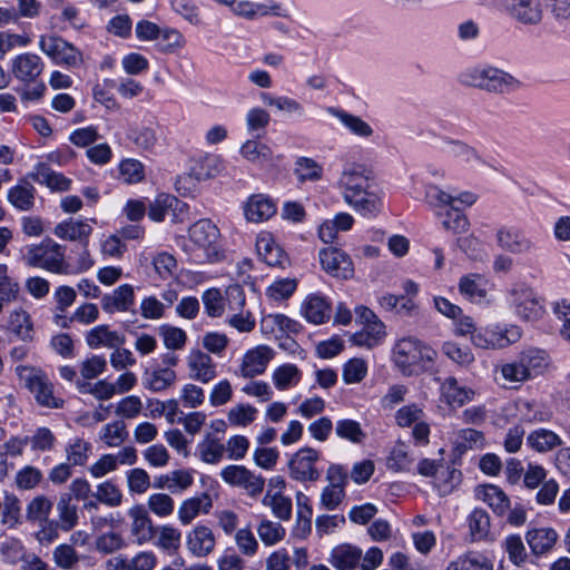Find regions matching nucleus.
Here are the masks:
<instances>
[{
	"instance_id": "6ab92c4d",
	"label": "nucleus",
	"mask_w": 570,
	"mask_h": 570,
	"mask_svg": "<svg viewBox=\"0 0 570 570\" xmlns=\"http://www.w3.org/2000/svg\"><path fill=\"white\" fill-rule=\"evenodd\" d=\"M145 40H154L164 52H174L185 46L184 36L176 29H160L153 22L145 21Z\"/></svg>"
},
{
	"instance_id": "6e6d98bb",
	"label": "nucleus",
	"mask_w": 570,
	"mask_h": 570,
	"mask_svg": "<svg viewBox=\"0 0 570 570\" xmlns=\"http://www.w3.org/2000/svg\"><path fill=\"white\" fill-rule=\"evenodd\" d=\"M484 446V435L474 429H462L458 432L454 441V449L462 454L471 449H482Z\"/></svg>"
},
{
	"instance_id": "864d4df0",
	"label": "nucleus",
	"mask_w": 570,
	"mask_h": 570,
	"mask_svg": "<svg viewBox=\"0 0 570 570\" xmlns=\"http://www.w3.org/2000/svg\"><path fill=\"white\" fill-rule=\"evenodd\" d=\"M151 269L161 279H169L177 271V259L168 252H159L151 256Z\"/></svg>"
},
{
	"instance_id": "79ce46f5",
	"label": "nucleus",
	"mask_w": 570,
	"mask_h": 570,
	"mask_svg": "<svg viewBox=\"0 0 570 570\" xmlns=\"http://www.w3.org/2000/svg\"><path fill=\"white\" fill-rule=\"evenodd\" d=\"M527 444L539 453L549 452L562 444L561 438L553 431L538 429L532 431L527 438Z\"/></svg>"
},
{
	"instance_id": "c756f323",
	"label": "nucleus",
	"mask_w": 570,
	"mask_h": 570,
	"mask_svg": "<svg viewBox=\"0 0 570 570\" xmlns=\"http://www.w3.org/2000/svg\"><path fill=\"white\" fill-rule=\"evenodd\" d=\"M301 313L312 324H323L330 318L331 305L320 295H308L302 303Z\"/></svg>"
},
{
	"instance_id": "49530a36",
	"label": "nucleus",
	"mask_w": 570,
	"mask_h": 570,
	"mask_svg": "<svg viewBox=\"0 0 570 570\" xmlns=\"http://www.w3.org/2000/svg\"><path fill=\"white\" fill-rule=\"evenodd\" d=\"M302 379V372L294 364H284L275 368L272 375L275 387L279 391H286L295 385Z\"/></svg>"
},
{
	"instance_id": "4468645a",
	"label": "nucleus",
	"mask_w": 570,
	"mask_h": 570,
	"mask_svg": "<svg viewBox=\"0 0 570 570\" xmlns=\"http://www.w3.org/2000/svg\"><path fill=\"white\" fill-rule=\"evenodd\" d=\"M494 238L500 249L511 254H528L534 247L531 238L521 228L513 225H500L495 229Z\"/></svg>"
},
{
	"instance_id": "8fccbe9b",
	"label": "nucleus",
	"mask_w": 570,
	"mask_h": 570,
	"mask_svg": "<svg viewBox=\"0 0 570 570\" xmlns=\"http://www.w3.org/2000/svg\"><path fill=\"white\" fill-rule=\"evenodd\" d=\"M446 570H493V564L485 557L469 552L451 561Z\"/></svg>"
},
{
	"instance_id": "58836bf2",
	"label": "nucleus",
	"mask_w": 570,
	"mask_h": 570,
	"mask_svg": "<svg viewBox=\"0 0 570 570\" xmlns=\"http://www.w3.org/2000/svg\"><path fill=\"white\" fill-rule=\"evenodd\" d=\"M327 112L336 117L353 135L368 138L373 135V129L361 117L348 114L342 109L330 107Z\"/></svg>"
},
{
	"instance_id": "ddd939ff",
	"label": "nucleus",
	"mask_w": 570,
	"mask_h": 570,
	"mask_svg": "<svg viewBox=\"0 0 570 570\" xmlns=\"http://www.w3.org/2000/svg\"><path fill=\"white\" fill-rule=\"evenodd\" d=\"M425 414L423 409L417 404H407L400 407L395 413V423L400 428L412 429V436L419 444H428L430 435V426L424 421Z\"/></svg>"
},
{
	"instance_id": "6e6552de",
	"label": "nucleus",
	"mask_w": 570,
	"mask_h": 570,
	"mask_svg": "<svg viewBox=\"0 0 570 570\" xmlns=\"http://www.w3.org/2000/svg\"><path fill=\"white\" fill-rule=\"evenodd\" d=\"M522 337L520 326L493 324L472 335L471 342L475 347L484 350H501L519 342Z\"/></svg>"
},
{
	"instance_id": "bb28decb",
	"label": "nucleus",
	"mask_w": 570,
	"mask_h": 570,
	"mask_svg": "<svg viewBox=\"0 0 570 570\" xmlns=\"http://www.w3.org/2000/svg\"><path fill=\"white\" fill-rule=\"evenodd\" d=\"M85 340L91 348H116L125 343V337L110 330L108 325H97L90 328L86 333Z\"/></svg>"
},
{
	"instance_id": "4d7b16f0",
	"label": "nucleus",
	"mask_w": 570,
	"mask_h": 570,
	"mask_svg": "<svg viewBox=\"0 0 570 570\" xmlns=\"http://www.w3.org/2000/svg\"><path fill=\"white\" fill-rule=\"evenodd\" d=\"M257 413V409L253 405L239 403L229 409L227 421L233 426L246 428L256 420Z\"/></svg>"
},
{
	"instance_id": "9b49d317",
	"label": "nucleus",
	"mask_w": 570,
	"mask_h": 570,
	"mask_svg": "<svg viewBox=\"0 0 570 570\" xmlns=\"http://www.w3.org/2000/svg\"><path fill=\"white\" fill-rule=\"evenodd\" d=\"M38 47L56 65L76 67L82 61V56L78 49L55 35L40 36Z\"/></svg>"
},
{
	"instance_id": "1a4fd4ad",
	"label": "nucleus",
	"mask_w": 570,
	"mask_h": 570,
	"mask_svg": "<svg viewBox=\"0 0 570 570\" xmlns=\"http://www.w3.org/2000/svg\"><path fill=\"white\" fill-rule=\"evenodd\" d=\"M226 304L229 316L228 325L240 333H249L255 328V318L249 311H245L246 296L239 285H230L226 288Z\"/></svg>"
},
{
	"instance_id": "bf43d9fd",
	"label": "nucleus",
	"mask_w": 570,
	"mask_h": 570,
	"mask_svg": "<svg viewBox=\"0 0 570 570\" xmlns=\"http://www.w3.org/2000/svg\"><path fill=\"white\" fill-rule=\"evenodd\" d=\"M176 203L177 198L173 195H157L148 205V217L156 223L163 222Z\"/></svg>"
},
{
	"instance_id": "412c9836",
	"label": "nucleus",
	"mask_w": 570,
	"mask_h": 570,
	"mask_svg": "<svg viewBox=\"0 0 570 570\" xmlns=\"http://www.w3.org/2000/svg\"><path fill=\"white\" fill-rule=\"evenodd\" d=\"M216 547L213 530L206 525H197L186 534V548L196 558L209 556Z\"/></svg>"
},
{
	"instance_id": "ea45409f",
	"label": "nucleus",
	"mask_w": 570,
	"mask_h": 570,
	"mask_svg": "<svg viewBox=\"0 0 570 570\" xmlns=\"http://www.w3.org/2000/svg\"><path fill=\"white\" fill-rule=\"evenodd\" d=\"M436 215L441 219L443 228L452 232L453 234L464 233L470 227L468 217L462 213V208L458 205L445 210H438Z\"/></svg>"
},
{
	"instance_id": "cd10ccee",
	"label": "nucleus",
	"mask_w": 570,
	"mask_h": 570,
	"mask_svg": "<svg viewBox=\"0 0 570 570\" xmlns=\"http://www.w3.org/2000/svg\"><path fill=\"white\" fill-rule=\"evenodd\" d=\"M518 358L528 370L531 380L542 375L551 365L548 352L538 347H528L523 350L519 354Z\"/></svg>"
},
{
	"instance_id": "c03bdc74",
	"label": "nucleus",
	"mask_w": 570,
	"mask_h": 570,
	"mask_svg": "<svg viewBox=\"0 0 570 570\" xmlns=\"http://www.w3.org/2000/svg\"><path fill=\"white\" fill-rule=\"evenodd\" d=\"M197 453L203 462L217 464L224 456L225 444H223L217 438L207 435L197 444Z\"/></svg>"
},
{
	"instance_id": "5701e85b",
	"label": "nucleus",
	"mask_w": 570,
	"mask_h": 570,
	"mask_svg": "<svg viewBox=\"0 0 570 570\" xmlns=\"http://www.w3.org/2000/svg\"><path fill=\"white\" fill-rule=\"evenodd\" d=\"M362 549L351 543L335 546L331 552L328 562L336 570H355L360 568Z\"/></svg>"
},
{
	"instance_id": "338daca9",
	"label": "nucleus",
	"mask_w": 570,
	"mask_h": 570,
	"mask_svg": "<svg viewBox=\"0 0 570 570\" xmlns=\"http://www.w3.org/2000/svg\"><path fill=\"white\" fill-rule=\"evenodd\" d=\"M297 287L295 278H282L273 282L266 289V295L273 301H283L291 297Z\"/></svg>"
},
{
	"instance_id": "5fc2aeb1",
	"label": "nucleus",
	"mask_w": 570,
	"mask_h": 570,
	"mask_svg": "<svg viewBox=\"0 0 570 570\" xmlns=\"http://www.w3.org/2000/svg\"><path fill=\"white\" fill-rule=\"evenodd\" d=\"M51 510V500L45 495H37L28 503L26 517L31 522L42 524L48 520Z\"/></svg>"
},
{
	"instance_id": "f704fd0d",
	"label": "nucleus",
	"mask_w": 570,
	"mask_h": 570,
	"mask_svg": "<svg viewBox=\"0 0 570 570\" xmlns=\"http://www.w3.org/2000/svg\"><path fill=\"white\" fill-rule=\"evenodd\" d=\"M527 542L534 556H542L549 552L558 540V534L553 529L540 528L528 531Z\"/></svg>"
},
{
	"instance_id": "09e8293b",
	"label": "nucleus",
	"mask_w": 570,
	"mask_h": 570,
	"mask_svg": "<svg viewBox=\"0 0 570 570\" xmlns=\"http://www.w3.org/2000/svg\"><path fill=\"white\" fill-rule=\"evenodd\" d=\"M442 394L449 404L461 406L473 397L474 392L460 386L456 379L448 377L442 384Z\"/></svg>"
},
{
	"instance_id": "f8f14e48",
	"label": "nucleus",
	"mask_w": 570,
	"mask_h": 570,
	"mask_svg": "<svg viewBox=\"0 0 570 570\" xmlns=\"http://www.w3.org/2000/svg\"><path fill=\"white\" fill-rule=\"evenodd\" d=\"M219 475L225 483L244 489L252 498L258 497L265 487V479L244 465H227L222 469Z\"/></svg>"
},
{
	"instance_id": "393cba45",
	"label": "nucleus",
	"mask_w": 570,
	"mask_h": 570,
	"mask_svg": "<svg viewBox=\"0 0 570 570\" xmlns=\"http://www.w3.org/2000/svg\"><path fill=\"white\" fill-rule=\"evenodd\" d=\"M244 214L248 222L261 223L276 214V205L265 195H253L244 205Z\"/></svg>"
},
{
	"instance_id": "473e14b6",
	"label": "nucleus",
	"mask_w": 570,
	"mask_h": 570,
	"mask_svg": "<svg viewBox=\"0 0 570 570\" xmlns=\"http://www.w3.org/2000/svg\"><path fill=\"white\" fill-rule=\"evenodd\" d=\"M475 495L498 515H503L509 510L510 501L507 494L497 485H480L475 489Z\"/></svg>"
},
{
	"instance_id": "f3484780",
	"label": "nucleus",
	"mask_w": 570,
	"mask_h": 570,
	"mask_svg": "<svg viewBox=\"0 0 570 570\" xmlns=\"http://www.w3.org/2000/svg\"><path fill=\"white\" fill-rule=\"evenodd\" d=\"M43 69L45 63L42 59L31 52L17 55L10 61L11 73L23 83L36 82Z\"/></svg>"
},
{
	"instance_id": "13d9d810",
	"label": "nucleus",
	"mask_w": 570,
	"mask_h": 570,
	"mask_svg": "<svg viewBox=\"0 0 570 570\" xmlns=\"http://www.w3.org/2000/svg\"><path fill=\"white\" fill-rule=\"evenodd\" d=\"M335 432L338 438L355 444L362 443L366 438V433L363 431L361 424L351 419L338 420L336 422Z\"/></svg>"
},
{
	"instance_id": "0e129e2a",
	"label": "nucleus",
	"mask_w": 570,
	"mask_h": 570,
	"mask_svg": "<svg viewBox=\"0 0 570 570\" xmlns=\"http://www.w3.org/2000/svg\"><path fill=\"white\" fill-rule=\"evenodd\" d=\"M205 311L210 317H220L227 311L226 297L217 288L207 289L203 294Z\"/></svg>"
},
{
	"instance_id": "20e7f679",
	"label": "nucleus",
	"mask_w": 570,
	"mask_h": 570,
	"mask_svg": "<svg viewBox=\"0 0 570 570\" xmlns=\"http://www.w3.org/2000/svg\"><path fill=\"white\" fill-rule=\"evenodd\" d=\"M461 81L493 94H509L521 87V81L513 75L490 65H479L465 69Z\"/></svg>"
},
{
	"instance_id": "a19ab883",
	"label": "nucleus",
	"mask_w": 570,
	"mask_h": 570,
	"mask_svg": "<svg viewBox=\"0 0 570 570\" xmlns=\"http://www.w3.org/2000/svg\"><path fill=\"white\" fill-rule=\"evenodd\" d=\"M262 327L272 334H295L301 331V324L284 314H268L262 318Z\"/></svg>"
},
{
	"instance_id": "37998d69",
	"label": "nucleus",
	"mask_w": 570,
	"mask_h": 570,
	"mask_svg": "<svg viewBox=\"0 0 570 570\" xmlns=\"http://www.w3.org/2000/svg\"><path fill=\"white\" fill-rule=\"evenodd\" d=\"M385 325L383 322H374L363 327L362 331L353 334L352 342L358 346L372 348L379 345L385 337Z\"/></svg>"
},
{
	"instance_id": "72a5a7b5",
	"label": "nucleus",
	"mask_w": 570,
	"mask_h": 570,
	"mask_svg": "<svg viewBox=\"0 0 570 570\" xmlns=\"http://www.w3.org/2000/svg\"><path fill=\"white\" fill-rule=\"evenodd\" d=\"M135 295L130 285L118 286L111 294L106 295L101 305L107 313L125 312L134 304Z\"/></svg>"
},
{
	"instance_id": "de8ad7c7",
	"label": "nucleus",
	"mask_w": 570,
	"mask_h": 570,
	"mask_svg": "<svg viewBox=\"0 0 570 570\" xmlns=\"http://www.w3.org/2000/svg\"><path fill=\"white\" fill-rule=\"evenodd\" d=\"M501 379L510 384V387H519L522 383L530 381L529 372L519 358L502 364L498 367Z\"/></svg>"
},
{
	"instance_id": "a878e982",
	"label": "nucleus",
	"mask_w": 570,
	"mask_h": 570,
	"mask_svg": "<svg viewBox=\"0 0 570 570\" xmlns=\"http://www.w3.org/2000/svg\"><path fill=\"white\" fill-rule=\"evenodd\" d=\"M36 188L27 179H20L7 191V202L17 210L29 212L35 207Z\"/></svg>"
},
{
	"instance_id": "423d86ee",
	"label": "nucleus",
	"mask_w": 570,
	"mask_h": 570,
	"mask_svg": "<svg viewBox=\"0 0 570 570\" xmlns=\"http://www.w3.org/2000/svg\"><path fill=\"white\" fill-rule=\"evenodd\" d=\"M24 262L31 267L46 269L55 274L69 273L65 263L63 247L50 238L28 246Z\"/></svg>"
},
{
	"instance_id": "aec40b11",
	"label": "nucleus",
	"mask_w": 570,
	"mask_h": 570,
	"mask_svg": "<svg viewBox=\"0 0 570 570\" xmlns=\"http://www.w3.org/2000/svg\"><path fill=\"white\" fill-rule=\"evenodd\" d=\"M189 377L207 384L216 377V364L213 358L200 350H193L187 356Z\"/></svg>"
},
{
	"instance_id": "dca6fc26",
	"label": "nucleus",
	"mask_w": 570,
	"mask_h": 570,
	"mask_svg": "<svg viewBox=\"0 0 570 570\" xmlns=\"http://www.w3.org/2000/svg\"><path fill=\"white\" fill-rule=\"evenodd\" d=\"M503 7L514 20L522 24L535 26L543 18L541 0H503Z\"/></svg>"
},
{
	"instance_id": "7ed1b4c3",
	"label": "nucleus",
	"mask_w": 570,
	"mask_h": 570,
	"mask_svg": "<svg viewBox=\"0 0 570 570\" xmlns=\"http://www.w3.org/2000/svg\"><path fill=\"white\" fill-rule=\"evenodd\" d=\"M438 352L414 336L399 340L392 351L395 366L405 375L426 370L435 362Z\"/></svg>"
},
{
	"instance_id": "680f3d73",
	"label": "nucleus",
	"mask_w": 570,
	"mask_h": 570,
	"mask_svg": "<svg viewBox=\"0 0 570 570\" xmlns=\"http://www.w3.org/2000/svg\"><path fill=\"white\" fill-rule=\"evenodd\" d=\"M91 452V444L82 439H73L66 446V458L71 465H83Z\"/></svg>"
},
{
	"instance_id": "7c9ffc66",
	"label": "nucleus",
	"mask_w": 570,
	"mask_h": 570,
	"mask_svg": "<svg viewBox=\"0 0 570 570\" xmlns=\"http://www.w3.org/2000/svg\"><path fill=\"white\" fill-rule=\"evenodd\" d=\"M32 178L39 184L46 185L53 191H67L71 187V179L52 170L46 164H38L32 173Z\"/></svg>"
},
{
	"instance_id": "2f4dec72",
	"label": "nucleus",
	"mask_w": 570,
	"mask_h": 570,
	"mask_svg": "<svg viewBox=\"0 0 570 570\" xmlns=\"http://www.w3.org/2000/svg\"><path fill=\"white\" fill-rule=\"evenodd\" d=\"M149 540L158 548L166 551H176L180 546L181 534L179 530L170 525H148Z\"/></svg>"
},
{
	"instance_id": "c85d7f7f",
	"label": "nucleus",
	"mask_w": 570,
	"mask_h": 570,
	"mask_svg": "<svg viewBox=\"0 0 570 570\" xmlns=\"http://www.w3.org/2000/svg\"><path fill=\"white\" fill-rule=\"evenodd\" d=\"M213 507L212 498L207 493L189 498L179 505L178 519L187 525L191 523L200 513H208Z\"/></svg>"
},
{
	"instance_id": "603ef678",
	"label": "nucleus",
	"mask_w": 570,
	"mask_h": 570,
	"mask_svg": "<svg viewBox=\"0 0 570 570\" xmlns=\"http://www.w3.org/2000/svg\"><path fill=\"white\" fill-rule=\"evenodd\" d=\"M262 503L269 507L274 517L282 521H288L292 518V500L284 494H274L272 491H267Z\"/></svg>"
},
{
	"instance_id": "3c124183",
	"label": "nucleus",
	"mask_w": 570,
	"mask_h": 570,
	"mask_svg": "<svg viewBox=\"0 0 570 570\" xmlns=\"http://www.w3.org/2000/svg\"><path fill=\"white\" fill-rule=\"evenodd\" d=\"M240 155L253 164L263 165L272 159L273 153L266 144L249 139L242 145Z\"/></svg>"
},
{
	"instance_id": "f03ea898",
	"label": "nucleus",
	"mask_w": 570,
	"mask_h": 570,
	"mask_svg": "<svg viewBox=\"0 0 570 570\" xmlns=\"http://www.w3.org/2000/svg\"><path fill=\"white\" fill-rule=\"evenodd\" d=\"M176 244L193 264H215L226 257L220 230L208 218H202L190 225L187 235L176 237Z\"/></svg>"
},
{
	"instance_id": "4be33fe9",
	"label": "nucleus",
	"mask_w": 570,
	"mask_h": 570,
	"mask_svg": "<svg viewBox=\"0 0 570 570\" xmlns=\"http://www.w3.org/2000/svg\"><path fill=\"white\" fill-rule=\"evenodd\" d=\"M90 223H96V219L69 218L57 224L53 228V234L62 240L87 243L92 233Z\"/></svg>"
},
{
	"instance_id": "f257e3e1",
	"label": "nucleus",
	"mask_w": 570,
	"mask_h": 570,
	"mask_svg": "<svg viewBox=\"0 0 570 570\" xmlns=\"http://www.w3.org/2000/svg\"><path fill=\"white\" fill-rule=\"evenodd\" d=\"M375 181L374 173L361 163L344 165L337 186L344 202L363 216H376L382 209V197L372 187Z\"/></svg>"
},
{
	"instance_id": "2eb2a0df",
	"label": "nucleus",
	"mask_w": 570,
	"mask_h": 570,
	"mask_svg": "<svg viewBox=\"0 0 570 570\" xmlns=\"http://www.w3.org/2000/svg\"><path fill=\"white\" fill-rule=\"evenodd\" d=\"M318 258L323 271L331 276L342 279L353 277V262L345 252L336 247H326L320 250Z\"/></svg>"
},
{
	"instance_id": "69168bd1",
	"label": "nucleus",
	"mask_w": 570,
	"mask_h": 570,
	"mask_svg": "<svg viewBox=\"0 0 570 570\" xmlns=\"http://www.w3.org/2000/svg\"><path fill=\"white\" fill-rule=\"evenodd\" d=\"M470 534L473 541L484 539L490 530V517L483 511L475 509L469 518Z\"/></svg>"
},
{
	"instance_id": "a18cd8bd",
	"label": "nucleus",
	"mask_w": 570,
	"mask_h": 570,
	"mask_svg": "<svg viewBox=\"0 0 570 570\" xmlns=\"http://www.w3.org/2000/svg\"><path fill=\"white\" fill-rule=\"evenodd\" d=\"M257 534L266 547H273L284 540L286 535L285 528L276 521L263 518L257 525Z\"/></svg>"
},
{
	"instance_id": "c9c22d12",
	"label": "nucleus",
	"mask_w": 570,
	"mask_h": 570,
	"mask_svg": "<svg viewBox=\"0 0 570 570\" xmlns=\"http://www.w3.org/2000/svg\"><path fill=\"white\" fill-rule=\"evenodd\" d=\"M193 161L194 165L190 167V170L197 180L216 177L224 169V160L218 155L206 154Z\"/></svg>"
},
{
	"instance_id": "e433bc0d",
	"label": "nucleus",
	"mask_w": 570,
	"mask_h": 570,
	"mask_svg": "<svg viewBox=\"0 0 570 570\" xmlns=\"http://www.w3.org/2000/svg\"><path fill=\"white\" fill-rule=\"evenodd\" d=\"M8 330L23 342L33 340V323L28 312L18 308L10 313L8 321Z\"/></svg>"
},
{
	"instance_id": "774afa93",
	"label": "nucleus",
	"mask_w": 570,
	"mask_h": 570,
	"mask_svg": "<svg viewBox=\"0 0 570 570\" xmlns=\"http://www.w3.org/2000/svg\"><path fill=\"white\" fill-rule=\"evenodd\" d=\"M458 244L471 259L482 262L487 258L484 243L473 234L459 238Z\"/></svg>"
},
{
	"instance_id": "a211bd4d",
	"label": "nucleus",
	"mask_w": 570,
	"mask_h": 570,
	"mask_svg": "<svg viewBox=\"0 0 570 570\" xmlns=\"http://www.w3.org/2000/svg\"><path fill=\"white\" fill-rule=\"evenodd\" d=\"M274 357V351L266 345H258L248 350L242 360L239 373L245 379L263 374Z\"/></svg>"
},
{
	"instance_id": "9d476101",
	"label": "nucleus",
	"mask_w": 570,
	"mask_h": 570,
	"mask_svg": "<svg viewBox=\"0 0 570 570\" xmlns=\"http://www.w3.org/2000/svg\"><path fill=\"white\" fill-rule=\"evenodd\" d=\"M321 452L304 446L297 450L287 462L289 476L299 482H315L321 476V471L316 464L320 461Z\"/></svg>"
},
{
	"instance_id": "052dcab7",
	"label": "nucleus",
	"mask_w": 570,
	"mask_h": 570,
	"mask_svg": "<svg viewBox=\"0 0 570 570\" xmlns=\"http://www.w3.org/2000/svg\"><path fill=\"white\" fill-rule=\"evenodd\" d=\"M262 99L265 105L275 107L278 111L298 116L304 114V107L302 104L287 96L274 97L269 94H263Z\"/></svg>"
},
{
	"instance_id": "b1692460",
	"label": "nucleus",
	"mask_w": 570,
	"mask_h": 570,
	"mask_svg": "<svg viewBox=\"0 0 570 570\" xmlns=\"http://www.w3.org/2000/svg\"><path fill=\"white\" fill-rule=\"evenodd\" d=\"M487 278L479 273H469L460 277L459 293L472 303H482L488 298Z\"/></svg>"
},
{
	"instance_id": "4c0bfd02",
	"label": "nucleus",
	"mask_w": 570,
	"mask_h": 570,
	"mask_svg": "<svg viewBox=\"0 0 570 570\" xmlns=\"http://www.w3.org/2000/svg\"><path fill=\"white\" fill-rule=\"evenodd\" d=\"M413 462L414 456L411 452L410 445L403 441H397L386 458V466L393 472L410 471Z\"/></svg>"
},
{
	"instance_id": "e2e57ef3",
	"label": "nucleus",
	"mask_w": 570,
	"mask_h": 570,
	"mask_svg": "<svg viewBox=\"0 0 570 570\" xmlns=\"http://www.w3.org/2000/svg\"><path fill=\"white\" fill-rule=\"evenodd\" d=\"M175 380L176 373L174 370L169 367L159 368L150 372L145 385L154 392H160L173 385Z\"/></svg>"
},
{
	"instance_id": "39448f33",
	"label": "nucleus",
	"mask_w": 570,
	"mask_h": 570,
	"mask_svg": "<svg viewBox=\"0 0 570 570\" xmlns=\"http://www.w3.org/2000/svg\"><path fill=\"white\" fill-rule=\"evenodd\" d=\"M505 297L510 309L522 322L534 323L546 314L544 298L527 283L512 284Z\"/></svg>"
},
{
	"instance_id": "0eeeda50",
	"label": "nucleus",
	"mask_w": 570,
	"mask_h": 570,
	"mask_svg": "<svg viewBox=\"0 0 570 570\" xmlns=\"http://www.w3.org/2000/svg\"><path fill=\"white\" fill-rule=\"evenodd\" d=\"M16 373L20 382L33 394L38 404L50 409L62 406L63 401L53 395V385L42 370L19 365Z\"/></svg>"
}]
</instances>
